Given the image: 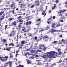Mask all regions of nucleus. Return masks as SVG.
<instances>
[{
  "instance_id": "29",
  "label": "nucleus",
  "mask_w": 67,
  "mask_h": 67,
  "mask_svg": "<svg viewBox=\"0 0 67 67\" xmlns=\"http://www.w3.org/2000/svg\"><path fill=\"white\" fill-rule=\"evenodd\" d=\"M13 54H10V58H12V57H13Z\"/></svg>"
},
{
  "instance_id": "62",
  "label": "nucleus",
  "mask_w": 67,
  "mask_h": 67,
  "mask_svg": "<svg viewBox=\"0 0 67 67\" xmlns=\"http://www.w3.org/2000/svg\"><path fill=\"white\" fill-rule=\"evenodd\" d=\"M55 18V16H54L53 17V19H54Z\"/></svg>"
},
{
  "instance_id": "11",
  "label": "nucleus",
  "mask_w": 67,
  "mask_h": 67,
  "mask_svg": "<svg viewBox=\"0 0 67 67\" xmlns=\"http://www.w3.org/2000/svg\"><path fill=\"white\" fill-rule=\"evenodd\" d=\"M21 6H20V8H24V7H25V4H20Z\"/></svg>"
},
{
  "instance_id": "12",
  "label": "nucleus",
  "mask_w": 67,
  "mask_h": 67,
  "mask_svg": "<svg viewBox=\"0 0 67 67\" xmlns=\"http://www.w3.org/2000/svg\"><path fill=\"white\" fill-rule=\"evenodd\" d=\"M55 25H56L55 26H56V27H58V26H59L60 25V24L58 23H55Z\"/></svg>"
},
{
  "instance_id": "53",
  "label": "nucleus",
  "mask_w": 67,
  "mask_h": 67,
  "mask_svg": "<svg viewBox=\"0 0 67 67\" xmlns=\"http://www.w3.org/2000/svg\"><path fill=\"white\" fill-rule=\"evenodd\" d=\"M35 47H36V48H33V49H37V47H37L35 46Z\"/></svg>"
},
{
  "instance_id": "13",
  "label": "nucleus",
  "mask_w": 67,
  "mask_h": 67,
  "mask_svg": "<svg viewBox=\"0 0 67 67\" xmlns=\"http://www.w3.org/2000/svg\"><path fill=\"white\" fill-rule=\"evenodd\" d=\"M15 31H13L12 32V35L13 36L15 35Z\"/></svg>"
},
{
  "instance_id": "21",
  "label": "nucleus",
  "mask_w": 67,
  "mask_h": 67,
  "mask_svg": "<svg viewBox=\"0 0 67 67\" xmlns=\"http://www.w3.org/2000/svg\"><path fill=\"white\" fill-rule=\"evenodd\" d=\"M17 38L16 40H15V41L17 42H18V41H19V39H18V38H19V35H17Z\"/></svg>"
},
{
  "instance_id": "34",
  "label": "nucleus",
  "mask_w": 67,
  "mask_h": 67,
  "mask_svg": "<svg viewBox=\"0 0 67 67\" xmlns=\"http://www.w3.org/2000/svg\"><path fill=\"white\" fill-rule=\"evenodd\" d=\"M21 16H19L17 18V19L18 20H20L21 19Z\"/></svg>"
},
{
  "instance_id": "16",
  "label": "nucleus",
  "mask_w": 67,
  "mask_h": 67,
  "mask_svg": "<svg viewBox=\"0 0 67 67\" xmlns=\"http://www.w3.org/2000/svg\"><path fill=\"white\" fill-rule=\"evenodd\" d=\"M56 54H58L59 55H61V54H63V53L61 52H56Z\"/></svg>"
},
{
  "instance_id": "18",
  "label": "nucleus",
  "mask_w": 67,
  "mask_h": 67,
  "mask_svg": "<svg viewBox=\"0 0 67 67\" xmlns=\"http://www.w3.org/2000/svg\"><path fill=\"white\" fill-rule=\"evenodd\" d=\"M36 64L37 65H39V63H40V60H36Z\"/></svg>"
},
{
  "instance_id": "45",
  "label": "nucleus",
  "mask_w": 67,
  "mask_h": 67,
  "mask_svg": "<svg viewBox=\"0 0 67 67\" xmlns=\"http://www.w3.org/2000/svg\"><path fill=\"white\" fill-rule=\"evenodd\" d=\"M40 21H41V18H40V19H38L37 20V22Z\"/></svg>"
},
{
  "instance_id": "47",
  "label": "nucleus",
  "mask_w": 67,
  "mask_h": 67,
  "mask_svg": "<svg viewBox=\"0 0 67 67\" xmlns=\"http://www.w3.org/2000/svg\"><path fill=\"white\" fill-rule=\"evenodd\" d=\"M12 45H13V43H11L9 44V46H12Z\"/></svg>"
},
{
  "instance_id": "24",
  "label": "nucleus",
  "mask_w": 67,
  "mask_h": 67,
  "mask_svg": "<svg viewBox=\"0 0 67 67\" xmlns=\"http://www.w3.org/2000/svg\"><path fill=\"white\" fill-rule=\"evenodd\" d=\"M22 24L19 23L18 26L19 29H20V28H21V25H22Z\"/></svg>"
},
{
  "instance_id": "22",
  "label": "nucleus",
  "mask_w": 67,
  "mask_h": 67,
  "mask_svg": "<svg viewBox=\"0 0 67 67\" xmlns=\"http://www.w3.org/2000/svg\"><path fill=\"white\" fill-rule=\"evenodd\" d=\"M51 18H50L49 19H48V21H47V23L48 24H49L51 22H50L51 21H50L51 20Z\"/></svg>"
},
{
  "instance_id": "23",
  "label": "nucleus",
  "mask_w": 67,
  "mask_h": 67,
  "mask_svg": "<svg viewBox=\"0 0 67 67\" xmlns=\"http://www.w3.org/2000/svg\"><path fill=\"white\" fill-rule=\"evenodd\" d=\"M15 8H16V6L11 7V9H14V10H15Z\"/></svg>"
},
{
  "instance_id": "63",
  "label": "nucleus",
  "mask_w": 67,
  "mask_h": 67,
  "mask_svg": "<svg viewBox=\"0 0 67 67\" xmlns=\"http://www.w3.org/2000/svg\"><path fill=\"white\" fill-rule=\"evenodd\" d=\"M63 12H65V11H67L66 10V9H64L63 10Z\"/></svg>"
},
{
  "instance_id": "28",
  "label": "nucleus",
  "mask_w": 67,
  "mask_h": 67,
  "mask_svg": "<svg viewBox=\"0 0 67 67\" xmlns=\"http://www.w3.org/2000/svg\"><path fill=\"white\" fill-rule=\"evenodd\" d=\"M56 25V23H53L52 26V27H54Z\"/></svg>"
},
{
  "instance_id": "50",
  "label": "nucleus",
  "mask_w": 67,
  "mask_h": 67,
  "mask_svg": "<svg viewBox=\"0 0 67 67\" xmlns=\"http://www.w3.org/2000/svg\"><path fill=\"white\" fill-rule=\"evenodd\" d=\"M56 65V64H52V66H51V67H53V66H54V65Z\"/></svg>"
},
{
  "instance_id": "30",
  "label": "nucleus",
  "mask_w": 67,
  "mask_h": 67,
  "mask_svg": "<svg viewBox=\"0 0 67 67\" xmlns=\"http://www.w3.org/2000/svg\"><path fill=\"white\" fill-rule=\"evenodd\" d=\"M47 49V48L45 47L44 48H43V50L44 51H45V50Z\"/></svg>"
},
{
  "instance_id": "25",
  "label": "nucleus",
  "mask_w": 67,
  "mask_h": 67,
  "mask_svg": "<svg viewBox=\"0 0 67 67\" xmlns=\"http://www.w3.org/2000/svg\"><path fill=\"white\" fill-rule=\"evenodd\" d=\"M25 27H23V31H25L26 30Z\"/></svg>"
},
{
  "instance_id": "27",
  "label": "nucleus",
  "mask_w": 67,
  "mask_h": 67,
  "mask_svg": "<svg viewBox=\"0 0 67 67\" xmlns=\"http://www.w3.org/2000/svg\"><path fill=\"white\" fill-rule=\"evenodd\" d=\"M57 51L58 52H61V49H60V48L59 49H58L57 50Z\"/></svg>"
},
{
  "instance_id": "8",
  "label": "nucleus",
  "mask_w": 67,
  "mask_h": 67,
  "mask_svg": "<svg viewBox=\"0 0 67 67\" xmlns=\"http://www.w3.org/2000/svg\"><path fill=\"white\" fill-rule=\"evenodd\" d=\"M25 42V41L23 40L21 42V44H20L21 46H23V45L24 44V43Z\"/></svg>"
},
{
  "instance_id": "17",
  "label": "nucleus",
  "mask_w": 67,
  "mask_h": 67,
  "mask_svg": "<svg viewBox=\"0 0 67 67\" xmlns=\"http://www.w3.org/2000/svg\"><path fill=\"white\" fill-rule=\"evenodd\" d=\"M27 64H31V61L30 60H28L27 61Z\"/></svg>"
},
{
  "instance_id": "32",
  "label": "nucleus",
  "mask_w": 67,
  "mask_h": 67,
  "mask_svg": "<svg viewBox=\"0 0 67 67\" xmlns=\"http://www.w3.org/2000/svg\"><path fill=\"white\" fill-rule=\"evenodd\" d=\"M12 11H13V13L14 14H15V12H14V9H13Z\"/></svg>"
},
{
  "instance_id": "36",
  "label": "nucleus",
  "mask_w": 67,
  "mask_h": 67,
  "mask_svg": "<svg viewBox=\"0 0 67 67\" xmlns=\"http://www.w3.org/2000/svg\"><path fill=\"white\" fill-rule=\"evenodd\" d=\"M35 6V5H33L31 6L30 8H33Z\"/></svg>"
},
{
  "instance_id": "37",
  "label": "nucleus",
  "mask_w": 67,
  "mask_h": 67,
  "mask_svg": "<svg viewBox=\"0 0 67 67\" xmlns=\"http://www.w3.org/2000/svg\"><path fill=\"white\" fill-rule=\"evenodd\" d=\"M28 34L29 36H31L32 35V34Z\"/></svg>"
},
{
  "instance_id": "46",
  "label": "nucleus",
  "mask_w": 67,
  "mask_h": 67,
  "mask_svg": "<svg viewBox=\"0 0 67 67\" xmlns=\"http://www.w3.org/2000/svg\"><path fill=\"white\" fill-rule=\"evenodd\" d=\"M42 4H45V1H42Z\"/></svg>"
},
{
  "instance_id": "42",
  "label": "nucleus",
  "mask_w": 67,
  "mask_h": 67,
  "mask_svg": "<svg viewBox=\"0 0 67 67\" xmlns=\"http://www.w3.org/2000/svg\"><path fill=\"white\" fill-rule=\"evenodd\" d=\"M40 11H42V10H43V8L42 7L40 8Z\"/></svg>"
},
{
  "instance_id": "52",
  "label": "nucleus",
  "mask_w": 67,
  "mask_h": 67,
  "mask_svg": "<svg viewBox=\"0 0 67 67\" xmlns=\"http://www.w3.org/2000/svg\"><path fill=\"white\" fill-rule=\"evenodd\" d=\"M59 14L60 15L59 16H62L63 15V14H62V13H59V14Z\"/></svg>"
},
{
  "instance_id": "43",
  "label": "nucleus",
  "mask_w": 67,
  "mask_h": 67,
  "mask_svg": "<svg viewBox=\"0 0 67 67\" xmlns=\"http://www.w3.org/2000/svg\"><path fill=\"white\" fill-rule=\"evenodd\" d=\"M34 39L35 40H36L37 39V37H36V36H35L34 38Z\"/></svg>"
},
{
  "instance_id": "61",
  "label": "nucleus",
  "mask_w": 67,
  "mask_h": 67,
  "mask_svg": "<svg viewBox=\"0 0 67 67\" xmlns=\"http://www.w3.org/2000/svg\"><path fill=\"white\" fill-rule=\"evenodd\" d=\"M36 51H37L36 52H41V51H40V50H36Z\"/></svg>"
},
{
  "instance_id": "58",
  "label": "nucleus",
  "mask_w": 67,
  "mask_h": 67,
  "mask_svg": "<svg viewBox=\"0 0 67 67\" xmlns=\"http://www.w3.org/2000/svg\"><path fill=\"white\" fill-rule=\"evenodd\" d=\"M59 1H58V0H57L56 1H55V2H56V3H58V2H59Z\"/></svg>"
},
{
  "instance_id": "40",
  "label": "nucleus",
  "mask_w": 67,
  "mask_h": 67,
  "mask_svg": "<svg viewBox=\"0 0 67 67\" xmlns=\"http://www.w3.org/2000/svg\"><path fill=\"white\" fill-rule=\"evenodd\" d=\"M2 14H3V12H1L0 13V15H2Z\"/></svg>"
},
{
  "instance_id": "41",
  "label": "nucleus",
  "mask_w": 67,
  "mask_h": 67,
  "mask_svg": "<svg viewBox=\"0 0 67 67\" xmlns=\"http://www.w3.org/2000/svg\"><path fill=\"white\" fill-rule=\"evenodd\" d=\"M3 41H4V42H7V40H5V39H4L2 40Z\"/></svg>"
},
{
  "instance_id": "6",
  "label": "nucleus",
  "mask_w": 67,
  "mask_h": 67,
  "mask_svg": "<svg viewBox=\"0 0 67 67\" xmlns=\"http://www.w3.org/2000/svg\"><path fill=\"white\" fill-rule=\"evenodd\" d=\"M8 57H9V56H5V57L3 58L4 59H2V60H3V62H5L7 59H8Z\"/></svg>"
},
{
  "instance_id": "14",
  "label": "nucleus",
  "mask_w": 67,
  "mask_h": 67,
  "mask_svg": "<svg viewBox=\"0 0 67 67\" xmlns=\"http://www.w3.org/2000/svg\"><path fill=\"white\" fill-rule=\"evenodd\" d=\"M51 33L53 35V36H54V37L56 36L57 35V34H56V33H55L54 34V32H51Z\"/></svg>"
},
{
  "instance_id": "39",
  "label": "nucleus",
  "mask_w": 67,
  "mask_h": 67,
  "mask_svg": "<svg viewBox=\"0 0 67 67\" xmlns=\"http://www.w3.org/2000/svg\"><path fill=\"white\" fill-rule=\"evenodd\" d=\"M6 50L8 51H10V49L8 48H7Z\"/></svg>"
},
{
  "instance_id": "26",
  "label": "nucleus",
  "mask_w": 67,
  "mask_h": 67,
  "mask_svg": "<svg viewBox=\"0 0 67 67\" xmlns=\"http://www.w3.org/2000/svg\"><path fill=\"white\" fill-rule=\"evenodd\" d=\"M14 19V18H9V20H10V21H12V20H13Z\"/></svg>"
},
{
  "instance_id": "20",
  "label": "nucleus",
  "mask_w": 67,
  "mask_h": 67,
  "mask_svg": "<svg viewBox=\"0 0 67 67\" xmlns=\"http://www.w3.org/2000/svg\"><path fill=\"white\" fill-rule=\"evenodd\" d=\"M64 12L63 10H60L59 12H58V14H59V13H63Z\"/></svg>"
},
{
  "instance_id": "56",
  "label": "nucleus",
  "mask_w": 67,
  "mask_h": 67,
  "mask_svg": "<svg viewBox=\"0 0 67 67\" xmlns=\"http://www.w3.org/2000/svg\"><path fill=\"white\" fill-rule=\"evenodd\" d=\"M59 36H60V37H61V38L62 37H63V35H60Z\"/></svg>"
},
{
  "instance_id": "57",
  "label": "nucleus",
  "mask_w": 67,
  "mask_h": 67,
  "mask_svg": "<svg viewBox=\"0 0 67 67\" xmlns=\"http://www.w3.org/2000/svg\"><path fill=\"white\" fill-rule=\"evenodd\" d=\"M29 54H29V52H27V53H26L25 54V55H27V54L29 55Z\"/></svg>"
},
{
  "instance_id": "5",
  "label": "nucleus",
  "mask_w": 67,
  "mask_h": 67,
  "mask_svg": "<svg viewBox=\"0 0 67 67\" xmlns=\"http://www.w3.org/2000/svg\"><path fill=\"white\" fill-rule=\"evenodd\" d=\"M36 50H31L30 51V52L31 53H32V54H34V55H35L36 54V53H35V52H36Z\"/></svg>"
},
{
  "instance_id": "2",
  "label": "nucleus",
  "mask_w": 67,
  "mask_h": 67,
  "mask_svg": "<svg viewBox=\"0 0 67 67\" xmlns=\"http://www.w3.org/2000/svg\"><path fill=\"white\" fill-rule=\"evenodd\" d=\"M32 23L31 21H27L26 23H25L24 24V25L25 24L27 26L28 28H30V26H31V24Z\"/></svg>"
},
{
  "instance_id": "35",
  "label": "nucleus",
  "mask_w": 67,
  "mask_h": 67,
  "mask_svg": "<svg viewBox=\"0 0 67 67\" xmlns=\"http://www.w3.org/2000/svg\"><path fill=\"white\" fill-rule=\"evenodd\" d=\"M61 19H64V20H65V17H61Z\"/></svg>"
},
{
  "instance_id": "15",
  "label": "nucleus",
  "mask_w": 67,
  "mask_h": 67,
  "mask_svg": "<svg viewBox=\"0 0 67 67\" xmlns=\"http://www.w3.org/2000/svg\"><path fill=\"white\" fill-rule=\"evenodd\" d=\"M46 13H45V11H43V13H42V14H43V15H44V17L45 16V15H46Z\"/></svg>"
},
{
  "instance_id": "9",
  "label": "nucleus",
  "mask_w": 67,
  "mask_h": 67,
  "mask_svg": "<svg viewBox=\"0 0 67 67\" xmlns=\"http://www.w3.org/2000/svg\"><path fill=\"white\" fill-rule=\"evenodd\" d=\"M60 32V31L59 30H52V31H51L50 32Z\"/></svg>"
},
{
  "instance_id": "44",
  "label": "nucleus",
  "mask_w": 67,
  "mask_h": 67,
  "mask_svg": "<svg viewBox=\"0 0 67 67\" xmlns=\"http://www.w3.org/2000/svg\"><path fill=\"white\" fill-rule=\"evenodd\" d=\"M43 31H44V30L43 29H42L41 30H40L39 31V32H43Z\"/></svg>"
},
{
  "instance_id": "7",
  "label": "nucleus",
  "mask_w": 67,
  "mask_h": 67,
  "mask_svg": "<svg viewBox=\"0 0 67 67\" xmlns=\"http://www.w3.org/2000/svg\"><path fill=\"white\" fill-rule=\"evenodd\" d=\"M39 37L40 38V39H38L37 40V42H38V41H41V40H42V37H43V36H42V34H41V35H40Z\"/></svg>"
},
{
  "instance_id": "49",
  "label": "nucleus",
  "mask_w": 67,
  "mask_h": 67,
  "mask_svg": "<svg viewBox=\"0 0 67 67\" xmlns=\"http://www.w3.org/2000/svg\"><path fill=\"white\" fill-rule=\"evenodd\" d=\"M11 7H13L14 6H15L14 5L12 4L10 5Z\"/></svg>"
},
{
  "instance_id": "3",
  "label": "nucleus",
  "mask_w": 67,
  "mask_h": 67,
  "mask_svg": "<svg viewBox=\"0 0 67 67\" xmlns=\"http://www.w3.org/2000/svg\"><path fill=\"white\" fill-rule=\"evenodd\" d=\"M4 65L5 67H7L8 65H9V67H11V66H12V63L10 61H9V62H8L4 64Z\"/></svg>"
},
{
  "instance_id": "51",
  "label": "nucleus",
  "mask_w": 67,
  "mask_h": 67,
  "mask_svg": "<svg viewBox=\"0 0 67 67\" xmlns=\"http://www.w3.org/2000/svg\"><path fill=\"white\" fill-rule=\"evenodd\" d=\"M5 16V14H3L2 16V18H4V16Z\"/></svg>"
},
{
  "instance_id": "54",
  "label": "nucleus",
  "mask_w": 67,
  "mask_h": 67,
  "mask_svg": "<svg viewBox=\"0 0 67 67\" xmlns=\"http://www.w3.org/2000/svg\"><path fill=\"white\" fill-rule=\"evenodd\" d=\"M30 58L31 59H34V57H30Z\"/></svg>"
},
{
  "instance_id": "55",
  "label": "nucleus",
  "mask_w": 67,
  "mask_h": 67,
  "mask_svg": "<svg viewBox=\"0 0 67 67\" xmlns=\"http://www.w3.org/2000/svg\"><path fill=\"white\" fill-rule=\"evenodd\" d=\"M18 55H19V54L17 53L16 54L15 57H18L17 56H18Z\"/></svg>"
},
{
  "instance_id": "19",
  "label": "nucleus",
  "mask_w": 67,
  "mask_h": 67,
  "mask_svg": "<svg viewBox=\"0 0 67 67\" xmlns=\"http://www.w3.org/2000/svg\"><path fill=\"white\" fill-rule=\"evenodd\" d=\"M12 24L14 25H16V23L15 21L14 22L12 23Z\"/></svg>"
},
{
  "instance_id": "64",
  "label": "nucleus",
  "mask_w": 67,
  "mask_h": 67,
  "mask_svg": "<svg viewBox=\"0 0 67 67\" xmlns=\"http://www.w3.org/2000/svg\"><path fill=\"white\" fill-rule=\"evenodd\" d=\"M65 4H67V0L66 1V2H65Z\"/></svg>"
},
{
  "instance_id": "10",
  "label": "nucleus",
  "mask_w": 67,
  "mask_h": 67,
  "mask_svg": "<svg viewBox=\"0 0 67 67\" xmlns=\"http://www.w3.org/2000/svg\"><path fill=\"white\" fill-rule=\"evenodd\" d=\"M43 38L46 40L45 41H46L48 39V37L47 36H45L43 37Z\"/></svg>"
},
{
  "instance_id": "1",
  "label": "nucleus",
  "mask_w": 67,
  "mask_h": 67,
  "mask_svg": "<svg viewBox=\"0 0 67 67\" xmlns=\"http://www.w3.org/2000/svg\"><path fill=\"white\" fill-rule=\"evenodd\" d=\"M46 54H48V55L44 54L42 56V57L45 59L46 57L48 56L49 58L52 59V58H55L56 57H60L59 55L58 54L56 55V52L54 51H51L49 52H47Z\"/></svg>"
},
{
  "instance_id": "4",
  "label": "nucleus",
  "mask_w": 67,
  "mask_h": 67,
  "mask_svg": "<svg viewBox=\"0 0 67 67\" xmlns=\"http://www.w3.org/2000/svg\"><path fill=\"white\" fill-rule=\"evenodd\" d=\"M19 22L20 23H19L20 24H23V20L22 19H20L18 21V20H17V23Z\"/></svg>"
},
{
  "instance_id": "59",
  "label": "nucleus",
  "mask_w": 67,
  "mask_h": 67,
  "mask_svg": "<svg viewBox=\"0 0 67 67\" xmlns=\"http://www.w3.org/2000/svg\"><path fill=\"white\" fill-rule=\"evenodd\" d=\"M27 51H30V49H26Z\"/></svg>"
},
{
  "instance_id": "38",
  "label": "nucleus",
  "mask_w": 67,
  "mask_h": 67,
  "mask_svg": "<svg viewBox=\"0 0 67 67\" xmlns=\"http://www.w3.org/2000/svg\"><path fill=\"white\" fill-rule=\"evenodd\" d=\"M57 42H58V41H54V42H53V43L54 44H56V43H57Z\"/></svg>"
},
{
  "instance_id": "33",
  "label": "nucleus",
  "mask_w": 67,
  "mask_h": 67,
  "mask_svg": "<svg viewBox=\"0 0 67 67\" xmlns=\"http://www.w3.org/2000/svg\"><path fill=\"white\" fill-rule=\"evenodd\" d=\"M14 2V1H13L12 2V4H13L15 6V3Z\"/></svg>"
},
{
  "instance_id": "48",
  "label": "nucleus",
  "mask_w": 67,
  "mask_h": 67,
  "mask_svg": "<svg viewBox=\"0 0 67 67\" xmlns=\"http://www.w3.org/2000/svg\"><path fill=\"white\" fill-rule=\"evenodd\" d=\"M9 36L10 37H11L12 36H13L12 35V34H11L9 35Z\"/></svg>"
},
{
  "instance_id": "60",
  "label": "nucleus",
  "mask_w": 67,
  "mask_h": 67,
  "mask_svg": "<svg viewBox=\"0 0 67 67\" xmlns=\"http://www.w3.org/2000/svg\"><path fill=\"white\" fill-rule=\"evenodd\" d=\"M39 46L40 47H42V44H40L39 45Z\"/></svg>"
},
{
  "instance_id": "31",
  "label": "nucleus",
  "mask_w": 67,
  "mask_h": 67,
  "mask_svg": "<svg viewBox=\"0 0 67 67\" xmlns=\"http://www.w3.org/2000/svg\"><path fill=\"white\" fill-rule=\"evenodd\" d=\"M29 13H28V14L27 13L26 14V18L27 19H28L29 18V17H30L29 16L27 17V16L29 15Z\"/></svg>"
}]
</instances>
